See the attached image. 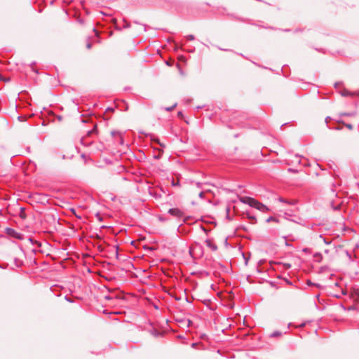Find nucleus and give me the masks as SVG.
I'll return each instance as SVG.
<instances>
[{"label":"nucleus","instance_id":"nucleus-1","mask_svg":"<svg viewBox=\"0 0 359 359\" xmlns=\"http://www.w3.org/2000/svg\"><path fill=\"white\" fill-rule=\"evenodd\" d=\"M239 200L243 203L248 204L250 206L253 207L262 212H266L269 211V208L266 205H265L264 204L255 200L253 198L248 197V196H243V197H240Z\"/></svg>","mask_w":359,"mask_h":359},{"label":"nucleus","instance_id":"nucleus-2","mask_svg":"<svg viewBox=\"0 0 359 359\" xmlns=\"http://www.w3.org/2000/svg\"><path fill=\"white\" fill-rule=\"evenodd\" d=\"M205 243H206V245L209 248V249L211 251L215 252L217 250V246L215 243L212 238H206L205 240Z\"/></svg>","mask_w":359,"mask_h":359},{"label":"nucleus","instance_id":"nucleus-3","mask_svg":"<svg viewBox=\"0 0 359 359\" xmlns=\"http://www.w3.org/2000/svg\"><path fill=\"white\" fill-rule=\"evenodd\" d=\"M168 212L170 215L175 216L177 217H180L183 215L182 212L178 208H171L169 210Z\"/></svg>","mask_w":359,"mask_h":359},{"label":"nucleus","instance_id":"nucleus-4","mask_svg":"<svg viewBox=\"0 0 359 359\" xmlns=\"http://www.w3.org/2000/svg\"><path fill=\"white\" fill-rule=\"evenodd\" d=\"M266 222L267 223H269L271 222L278 223L279 220L277 218L274 217H269V218L266 219Z\"/></svg>","mask_w":359,"mask_h":359},{"label":"nucleus","instance_id":"nucleus-5","mask_svg":"<svg viewBox=\"0 0 359 359\" xmlns=\"http://www.w3.org/2000/svg\"><path fill=\"white\" fill-rule=\"evenodd\" d=\"M172 186H180V180L177 179V182H175L174 179H172Z\"/></svg>","mask_w":359,"mask_h":359},{"label":"nucleus","instance_id":"nucleus-6","mask_svg":"<svg viewBox=\"0 0 359 359\" xmlns=\"http://www.w3.org/2000/svg\"><path fill=\"white\" fill-rule=\"evenodd\" d=\"M247 217L249 219L252 220V221H255V222H256L257 221V218L255 217V216H252V215H247Z\"/></svg>","mask_w":359,"mask_h":359},{"label":"nucleus","instance_id":"nucleus-7","mask_svg":"<svg viewBox=\"0 0 359 359\" xmlns=\"http://www.w3.org/2000/svg\"><path fill=\"white\" fill-rule=\"evenodd\" d=\"M176 106H177V103L175 102V103H174V104H173V105H172L171 107H168V108H166V110H168V111H170V110H172V109H174Z\"/></svg>","mask_w":359,"mask_h":359},{"label":"nucleus","instance_id":"nucleus-8","mask_svg":"<svg viewBox=\"0 0 359 359\" xmlns=\"http://www.w3.org/2000/svg\"><path fill=\"white\" fill-rule=\"evenodd\" d=\"M187 39H188L189 40H190V41H193V40H194L195 37H194V35L190 34V35H188V36H187Z\"/></svg>","mask_w":359,"mask_h":359},{"label":"nucleus","instance_id":"nucleus-9","mask_svg":"<svg viewBox=\"0 0 359 359\" xmlns=\"http://www.w3.org/2000/svg\"><path fill=\"white\" fill-rule=\"evenodd\" d=\"M345 126L348 128L349 130L353 129V126L351 124H346Z\"/></svg>","mask_w":359,"mask_h":359},{"label":"nucleus","instance_id":"nucleus-10","mask_svg":"<svg viewBox=\"0 0 359 359\" xmlns=\"http://www.w3.org/2000/svg\"><path fill=\"white\" fill-rule=\"evenodd\" d=\"M204 196H205V192L204 191H201V192L199 193V196L201 198H203Z\"/></svg>","mask_w":359,"mask_h":359},{"label":"nucleus","instance_id":"nucleus-11","mask_svg":"<svg viewBox=\"0 0 359 359\" xmlns=\"http://www.w3.org/2000/svg\"><path fill=\"white\" fill-rule=\"evenodd\" d=\"M278 335H280V334H279V333H278V332H274V333H273V334H271V336H273V337H276V336H278Z\"/></svg>","mask_w":359,"mask_h":359},{"label":"nucleus","instance_id":"nucleus-12","mask_svg":"<svg viewBox=\"0 0 359 359\" xmlns=\"http://www.w3.org/2000/svg\"><path fill=\"white\" fill-rule=\"evenodd\" d=\"M0 80L1 81H6V79L3 77L2 75L0 74ZM6 81H8V79H6Z\"/></svg>","mask_w":359,"mask_h":359},{"label":"nucleus","instance_id":"nucleus-13","mask_svg":"<svg viewBox=\"0 0 359 359\" xmlns=\"http://www.w3.org/2000/svg\"><path fill=\"white\" fill-rule=\"evenodd\" d=\"M285 268L289 269V268H290L291 265H290V264H285Z\"/></svg>","mask_w":359,"mask_h":359},{"label":"nucleus","instance_id":"nucleus-14","mask_svg":"<svg viewBox=\"0 0 359 359\" xmlns=\"http://www.w3.org/2000/svg\"><path fill=\"white\" fill-rule=\"evenodd\" d=\"M187 326L189 327L191 325V321L190 320H187Z\"/></svg>","mask_w":359,"mask_h":359},{"label":"nucleus","instance_id":"nucleus-15","mask_svg":"<svg viewBox=\"0 0 359 359\" xmlns=\"http://www.w3.org/2000/svg\"><path fill=\"white\" fill-rule=\"evenodd\" d=\"M177 115H178L179 117H182V116H183L182 113L180 112V111L178 112Z\"/></svg>","mask_w":359,"mask_h":359},{"label":"nucleus","instance_id":"nucleus-16","mask_svg":"<svg viewBox=\"0 0 359 359\" xmlns=\"http://www.w3.org/2000/svg\"><path fill=\"white\" fill-rule=\"evenodd\" d=\"M90 47H91V44H90V43H88L87 44V48H90Z\"/></svg>","mask_w":359,"mask_h":359},{"label":"nucleus","instance_id":"nucleus-17","mask_svg":"<svg viewBox=\"0 0 359 359\" xmlns=\"http://www.w3.org/2000/svg\"><path fill=\"white\" fill-rule=\"evenodd\" d=\"M107 111H114V109H113L112 108H108V109H107Z\"/></svg>","mask_w":359,"mask_h":359},{"label":"nucleus","instance_id":"nucleus-18","mask_svg":"<svg viewBox=\"0 0 359 359\" xmlns=\"http://www.w3.org/2000/svg\"><path fill=\"white\" fill-rule=\"evenodd\" d=\"M160 157V154L158 155L155 156V158H158Z\"/></svg>","mask_w":359,"mask_h":359},{"label":"nucleus","instance_id":"nucleus-19","mask_svg":"<svg viewBox=\"0 0 359 359\" xmlns=\"http://www.w3.org/2000/svg\"><path fill=\"white\" fill-rule=\"evenodd\" d=\"M96 128H97V126H95L94 130H95Z\"/></svg>","mask_w":359,"mask_h":359}]
</instances>
